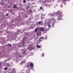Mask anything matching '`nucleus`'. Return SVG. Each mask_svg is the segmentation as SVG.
<instances>
[{"label":"nucleus","instance_id":"obj_1","mask_svg":"<svg viewBox=\"0 0 73 73\" xmlns=\"http://www.w3.org/2000/svg\"><path fill=\"white\" fill-rule=\"evenodd\" d=\"M51 19L52 20V23H50L48 24V27L50 28L51 27H54V23H55V21L56 20H54V17H53L51 18Z\"/></svg>","mask_w":73,"mask_h":73},{"label":"nucleus","instance_id":"obj_2","mask_svg":"<svg viewBox=\"0 0 73 73\" xmlns=\"http://www.w3.org/2000/svg\"><path fill=\"white\" fill-rule=\"evenodd\" d=\"M60 12H60L58 11L56 13V14L57 15V16L58 17V18L57 19L58 21L59 20H62V16H61V15L60 14Z\"/></svg>","mask_w":73,"mask_h":73},{"label":"nucleus","instance_id":"obj_3","mask_svg":"<svg viewBox=\"0 0 73 73\" xmlns=\"http://www.w3.org/2000/svg\"><path fill=\"white\" fill-rule=\"evenodd\" d=\"M6 66L9 68V67H11V66H12V64L11 63H9L8 64L7 63H6Z\"/></svg>","mask_w":73,"mask_h":73},{"label":"nucleus","instance_id":"obj_4","mask_svg":"<svg viewBox=\"0 0 73 73\" xmlns=\"http://www.w3.org/2000/svg\"><path fill=\"white\" fill-rule=\"evenodd\" d=\"M24 62H21L20 64H19V65L20 66H22L24 64Z\"/></svg>","mask_w":73,"mask_h":73},{"label":"nucleus","instance_id":"obj_5","mask_svg":"<svg viewBox=\"0 0 73 73\" xmlns=\"http://www.w3.org/2000/svg\"><path fill=\"white\" fill-rule=\"evenodd\" d=\"M13 8H14L15 9H16V8H17V6L16 5H14L13 6Z\"/></svg>","mask_w":73,"mask_h":73},{"label":"nucleus","instance_id":"obj_6","mask_svg":"<svg viewBox=\"0 0 73 73\" xmlns=\"http://www.w3.org/2000/svg\"><path fill=\"white\" fill-rule=\"evenodd\" d=\"M30 70H29V69L27 70L25 72V73H30Z\"/></svg>","mask_w":73,"mask_h":73},{"label":"nucleus","instance_id":"obj_7","mask_svg":"<svg viewBox=\"0 0 73 73\" xmlns=\"http://www.w3.org/2000/svg\"><path fill=\"white\" fill-rule=\"evenodd\" d=\"M37 24H39L40 25H41V24H42V21H39L37 23Z\"/></svg>","mask_w":73,"mask_h":73},{"label":"nucleus","instance_id":"obj_8","mask_svg":"<svg viewBox=\"0 0 73 73\" xmlns=\"http://www.w3.org/2000/svg\"><path fill=\"white\" fill-rule=\"evenodd\" d=\"M40 30L41 31L43 32L44 31V28L43 27H41L40 28Z\"/></svg>","mask_w":73,"mask_h":73},{"label":"nucleus","instance_id":"obj_9","mask_svg":"<svg viewBox=\"0 0 73 73\" xmlns=\"http://www.w3.org/2000/svg\"><path fill=\"white\" fill-rule=\"evenodd\" d=\"M30 64H31L30 65V66H31L32 67V68H33L34 66H33V63L31 62L30 63Z\"/></svg>","mask_w":73,"mask_h":73},{"label":"nucleus","instance_id":"obj_10","mask_svg":"<svg viewBox=\"0 0 73 73\" xmlns=\"http://www.w3.org/2000/svg\"><path fill=\"white\" fill-rule=\"evenodd\" d=\"M46 7H49V8H50V5L47 4V5H46Z\"/></svg>","mask_w":73,"mask_h":73},{"label":"nucleus","instance_id":"obj_11","mask_svg":"<svg viewBox=\"0 0 73 73\" xmlns=\"http://www.w3.org/2000/svg\"><path fill=\"white\" fill-rule=\"evenodd\" d=\"M44 33H46L47 32V31H48V30H47V29H46L44 31Z\"/></svg>","mask_w":73,"mask_h":73},{"label":"nucleus","instance_id":"obj_12","mask_svg":"<svg viewBox=\"0 0 73 73\" xmlns=\"http://www.w3.org/2000/svg\"><path fill=\"white\" fill-rule=\"evenodd\" d=\"M10 59H11V58H10V57H7V61H9V60H10Z\"/></svg>","mask_w":73,"mask_h":73},{"label":"nucleus","instance_id":"obj_13","mask_svg":"<svg viewBox=\"0 0 73 73\" xmlns=\"http://www.w3.org/2000/svg\"><path fill=\"white\" fill-rule=\"evenodd\" d=\"M37 29H38V28H36L35 29V33H36V32H37Z\"/></svg>","mask_w":73,"mask_h":73},{"label":"nucleus","instance_id":"obj_14","mask_svg":"<svg viewBox=\"0 0 73 73\" xmlns=\"http://www.w3.org/2000/svg\"><path fill=\"white\" fill-rule=\"evenodd\" d=\"M7 60L5 59V60L3 62H2V63H5L6 62H7Z\"/></svg>","mask_w":73,"mask_h":73},{"label":"nucleus","instance_id":"obj_15","mask_svg":"<svg viewBox=\"0 0 73 73\" xmlns=\"http://www.w3.org/2000/svg\"><path fill=\"white\" fill-rule=\"evenodd\" d=\"M4 69L5 70H8V68L6 67L4 68Z\"/></svg>","mask_w":73,"mask_h":73},{"label":"nucleus","instance_id":"obj_16","mask_svg":"<svg viewBox=\"0 0 73 73\" xmlns=\"http://www.w3.org/2000/svg\"><path fill=\"white\" fill-rule=\"evenodd\" d=\"M13 71L14 73H16V71H15V69L13 70Z\"/></svg>","mask_w":73,"mask_h":73},{"label":"nucleus","instance_id":"obj_17","mask_svg":"<svg viewBox=\"0 0 73 73\" xmlns=\"http://www.w3.org/2000/svg\"><path fill=\"white\" fill-rule=\"evenodd\" d=\"M23 3H26V1H25V0H24L23 1Z\"/></svg>","mask_w":73,"mask_h":73},{"label":"nucleus","instance_id":"obj_18","mask_svg":"<svg viewBox=\"0 0 73 73\" xmlns=\"http://www.w3.org/2000/svg\"><path fill=\"white\" fill-rule=\"evenodd\" d=\"M8 46H10V47H11V44L9 43V45H8Z\"/></svg>","mask_w":73,"mask_h":73},{"label":"nucleus","instance_id":"obj_19","mask_svg":"<svg viewBox=\"0 0 73 73\" xmlns=\"http://www.w3.org/2000/svg\"><path fill=\"white\" fill-rule=\"evenodd\" d=\"M37 47L38 48H41V46L38 45L37 46Z\"/></svg>","mask_w":73,"mask_h":73},{"label":"nucleus","instance_id":"obj_20","mask_svg":"<svg viewBox=\"0 0 73 73\" xmlns=\"http://www.w3.org/2000/svg\"><path fill=\"white\" fill-rule=\"evenodd\" d=\"M43 38H44V37H42L41 38H40L39 39V40H41V39H43Z\"/></svg>","mask_w":73,"mask_h":73},{"label":"nucleus","instance_id":"obj_21","mask_svg":"<svg viewBox=\"0 0 73 73\" xmlns=\"http://www.w3.org/2000/svg\"><path fill=\"white\" fill-rule=\"evenodd\" d=\"M54 14H53L52 13V14L51 15V16H54Z\"/></svg>","mask_w":73,"mask_h":73},{"label":"nucleus","instance_id":"obj_22","mask_svg":"<svg viewBox=\"0 0 73 73\" xmlns=\"http://www.w3.org/2000/svg\"><path fill=\"white\" fill-rule=\"evenodd\" d=\"M29 8V6L28 5L26 8V9H28Z\"/></svg>","mask_w":73,"mask_h":73},{"label":"nucleus","instance_id":"obj_23","mask_svg":"<svg viewBox=\"0 0 73 73\" xmlns=\"http://www.w3.org/2000/svg\"><path fill=\"white\" fill-rule=\"evenodd\" d=\"M26 67L27 68H29V66H26Z\"/></svg>","mask_w":73,"mask_h":73},{"label":"nucleus","instance_id":"obj_24","mask_svg":"<svg viewBox=\"0 0 73 73\" xmlns=\"http://www.w3.org/2000/svg\"><path fill=\"white\" fill-rule=\"evenodd\" d=\"M40 9H42V7H40Z\"/></svg>","mask_w":73,"mask_h":73},{"label":"nucleus","instance_id":"obj_25","mask_svg":"<svg viewBox=\"0 0 73 73\" xmlns=\"http://www.w3.org/2000/svg\"><path fill=\"white\" fill-rule=\"evenodd\" d=\"M30 12H32V9H30L29 10Z\"/></svg>","mask_w":73,"mask_h":73},{"label":"nucleus","instance_id":"obj_26","mask_svg":"<svg viewBox=\"0 0 73 73\" xmlns=\"http://www.w3.org/2000/svg\"><path fill=\"white\" fill-rule=\"evenodd\" d=\"M8 15H9V14H7L6 15V16H8Z\"/></svg>","mask_w":73,"mask_h":73},{"label":"nucleus","instance_id":"obj_27","mask_svg":"<svg viewBox=\"0 0 73 73\" xmlns=\"http://www.w3.org/2000/svg\"><path fill=\"white\" fill-rule=\"evenodd\" d=\"M32 70H34V68H33V67H32Z\"/></svg>","mask_w":73,"mask_h":73},{"label":"nucleus","instance_id":"obj_28","mask_svg":"<svg viewBox=\"0 0 73 73\" xmlns=\"http://www.w3.org/2000/svg\"><path fill=\"white\" fill-rule=\"evenodd\" d=\"M1 68H0V72H1Z\"/></svg>","mask_w":73,"mask_h":73},{"label":"nucleus","instance_id":"obj_29","mask_svg":"<svg viewBox=\"0 0 73 73\" xmlns=\"http://www.w3.org/2000/svg\"><path fill=\"white\" fill-rule=\"evenodd\" d=\"M35 4V2H33V3L31 4Z\"/></svg>","mask_w":73,"mask_h":73},{"label":"nucleus","instance_id":"obj_30","mask_svg":"<svg viewBox=\"0 0 73 73\" xmlns=\"http://www.w3.org/2000/svg\"><path fill=\"white\" fill-rule=\"evenodd\" d=\"M38 41H39V42H41V40H38Z\"/></svg>","mask_w":73,"mask_h":73},{"label":"nucleus","instance_id":"obj_31","mask_svg":"<svg viewBox=\"0 0 73 73\" xmlns=\"http://www.w3.org/2000/svg\"><path fill=\"white\" fill-rule=\"evenodd\" d=\"M8 8H10V6H9L8 7Z\"/></svg>","mask_w":73,"mask_h":73},{"label":"nucleus","instance_id":"obj_32","mask_svg":"<svg viewBox=\"0 0 73 73\" xmlns=\"http://www.w3.org/2000/svg\"><path fill=\"white\" fill-rule=\"evenodd\" d=\"M38 37H36V39H38Z\"/></svg>","mask_w":73,"mask_h":73},{"label":"nucleus","instance_id":"obj_33","mask_svg":"<svg viewBox=\"0 0 73 73\" xmlns=\"http://www.w3.org/2000/svg\"><path fill=\"white\" fill-rule=\"evenodd\" d=\"M0 65H1V62H0Z\"/></svg>","mask_w":73,"mask_h":73},{"label":"nucleus","instance_id":"obj_34","mask_svg":"<svg viewBox=\"0 0 73 73\" xmlns=\"http://www.w3.org/2000/svg\"><path fill=\"white\" fill-rule=\"evenodd\" d=\"M30 69H31V68H30V69H29V70H30Z\"/></svg>","mask_w":73,"mask_h":73},{"label":"nucleus","instance_id":"obj_35","mask_svg":"<svg viewBox=\"0 0 73 73\" xmlns=\"http://www.w3.org/2000/svg\"><path fill=\"white\" fill-rule=\"evenodd\" d=\"M58 0L59 1V0Z\"/></svg>","mask_w":73,"mask_h":73}]
</instances>
